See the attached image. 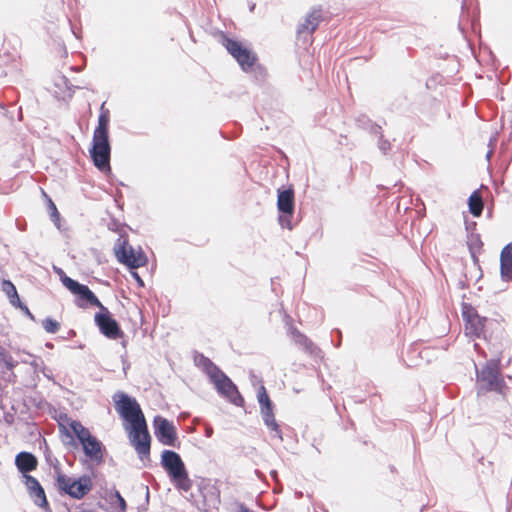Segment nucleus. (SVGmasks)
<instances>
[{
	"label": "nucleus",
	"instance_id": "nucleus-39",
	"mask_svg": "<svg viewBox=\"0 0 512 512\" xmlns=\"http://www.w3.org/2000/svg\"><path fill=\"white\" fill-rule=\"evenodd\" d=\"M212 433H213V430H212L211 427L206 429V436L207 437H210L212 435Z\"/></svg>",
	"mask_w": 512,
	"mask_h": 512
},
{
	"label": "nucleus",
	"instance_id": "nucleus-25",
	"mask_svg": "<svg viewBox=\"0 0 512 512\" xmlns=\"http://www.w3.org/2000/svg\"><path fill=\"white\" fill-rule=\"evenodd\" d=\"M17 365H18V361L14 360L13 357L7 351L5 353V357H4L1 373H4L5 371H10L11 372L10 376L16 377L15 374L13 373V369Z\"/></svg>",
	"mask_w": 512,
	"mask_h": 512
},
{
	"label": "nucleus",
	"instance_id": "nucleus-7",
	"mask_svg": "<svg viewBox=\"0 0 512 512\" xmlns=\"http://www.w3.org/2000/svg\"><path fill=\"white\" fill-rule=\"evenodd\" d=\"M294 208V190L292 188L283 190L278 189L277 209L280 213L278 216V222L282 228H286L288 230L293 229L291 218L294 214Z\"/></svg>",
	"mask_w": 512,
	"mask_h": 512
},
{
	"label": "nucleus",
	"instance_id": "nucleus-27",
	"mask_svg": "<svg viewBox=\"0 0 512 512\" xmlns=\"http://www.w3.org/2000/svg\"><path fill=\"white\" fill-rule=\"evenodd\" d=\"M500 274L504 281H508L512 275V263L500 260Z\"/></svg>",
	"mask_w": 512,
	"mask_h": 512
},
{
	"label": "nucleus",
	"instance_id": "nucleus-40",
	"mask_svg": "<svg viewBox=\"0 0 512 512\" xmlns=\"http://www.w3.org/2000/svg\"><path fill=\"white\" fill-rule=\"evenodd\" d=\"M81 512H92V511H89V510H83V511H81Z\"/></svg>",
	"mask_w": 512,
	"mask_h": 512
},
{
	"label": "nucleus",
	"instance_id": "nucleus-8",
	"mask_svg": "<svg viewBox=\"0 0 512 512\" xmlns=\"http://www.w3.org/2000/svg\"><path fill=\"white\" fill-rule=\"evenodd\" d=\"M210 381L214 384L215 389L222 397L236 406H243V397L239 393L236 385L224 372L219 370L215 375H212Z\"/></svg>",
	"mask_w": 512,
	"mask_h": 512
},
{
	"label": "nucleus",
	"instance_id": "nucleus-6",
	"mask_svg": "<svg viewBox=\"0 0 512 512\" xmlns=\"http://www.w3.org/2000/svg\"><path fill=\"white\" fill-rule=\"evenodd\" d=\"M114 251L118 261L131 269L145 266L147 263V257L141 248L135 250L126 240L118 239Z\"/></svg>",
	"mask_w": 512,
	"mask_h": 512
},
{
	"label": "nucleus",
	"instance_id": "nucleus-17",
	"mask_svg": "<svg viewBox=\"0 0 512 512\" xmlns=\"http://www.w3.org/2000/svg\"><path fill=\"white\" fill-rule=\"evenodd\" d=\"M37 464V458L30 452H20L16 455L15 465L23 476L35 470Z\"/></svg>",
	"mask_w": 512,
	"mask_h": 512
},
{
	"label": "nucleus",
	"instance_id": "nucleus-19",
	"mask_svg": "<svg viewBox=\"0 0 512 512\" xmlns=\"http://www.w3.org/2000/svg\"><path fill=\"white\" fill-rule=\"evenodd\" d=\"M195 365L201 368L209 377L215 375L220 369L206 356L201 353H197L194 357Z\"/></svg>",
	"mask_w": 512,
	"mask_h": 512
},
{
	"label": "nucleus",
	"instance_id": "nucleus-13",
	"mask_svg": "<svg viewBox=\"0 0 512 512\" xmlns=\"http://www.w3.org/2000/svg\"><path fill=\"white\" fill-rule=\"evenodd\" d=\"M24 483L28 490L30 498L33 500L34 504L43 508H48V501L46 498L45 491L43 487L40 485L39 481L30 475H24Z\"/></svg>",
	"mask_w": 512,
	"mask_h": 512
},
{
	"label": "nucleus",
	"instance_id": "nucleus-20",
	"mask_svg": "<svg viewBox=\"0 0 512 512\" xmlns=\"http://www.w3.org/2000/svg\"><path fill=\"white\" fill-rule=\"evenodd\" d=\"M291 334L293 341L297 345L303 347L306 351L312 353L314 349V344L312 343L311 340L308 339L306 335L302 334L299 330L295 328L291 330Z\"/></svg>",
	"mask_w": 512,
	"mask_h": 512
},
{
	"label": "nucleus",
	"instance_id": "nucleus-4",
	"mask_svg": "<svg viewBox=\"0 0 512 512\" xmlns=\"http://www.w3.org/2000/svg\"><path fill=\"white\" fill-rule=\"evenodd\" d=\"M478 394L488 391L502 393L504 381L500 378L498 363L487 362L480 370L476 368Z\"/></svg>",
	"mask_w": 512,
	"mask_h": 512
},
{
	"label": "nucleus",
	"instance_id": "nucleus-32",
	"mask_svg": "<svg viewBox=\"0 0 512 512\" xmlns=\"http://www.w3.org/2000/svg\"><path fill=\"white\" fill-rule=\"evenodd\" d=\"M378 148L384 154H386L391 149V143L388 140L384 139L382 134H380L379 137Z\"/></svg>",
	"mask_w": 512,
	"mask_h": 512
},
{
	"label": "nucleus",
	"instance_id": "nucleus-2",
	"mask_svg": "<svg viewBox=\"0 0 512 512\" xmlns=\"http://www.w3.org/2000/svg\"><path fill=\"white\" fill-rule=\"evenodd\" d=\"M72 432L62 426L61 431L68 441L63 440L66 446L76 448L78 443L81 445L86 460L94 465H100L104 461L105 446L103 443L92 433L88 428L82 425L81 422L73 420L69 424Z\"/></svg>",
	"mask_w": 512,
	"mask_h": 512
},
{
	"label": "nucleus",
	"instance_id": "nucleus-18",
	"mask_svg": "<svg viewBox=\"0 0 512 512\" xmlns=\"http://www.w3.org/2000/svg\"><path fill=\"white\" fill-rule=\"evenodd\" d=\"M260 412L264 421V424L267 426V428L275 433V437H277L279 440H282V432L281 429L276 422L275 415L273 412V405L272 406H265L260 408Z\"/></svg>",
	"mask_w": 512,
	"mask_h": 512
},
{
	"label": "nucleus",
	"instance_id": "nucleus-10",
	"mask_svg": "<svg viewBox=\"0 0 512 512\" xmlns=\"http://www.w3.org/2000/svg\"><path fill=\"white\" fill-rule=\"evenodd\" d=\"M154 434L157 440L166 446H176L177 432L174 424L168 419L157 415L153 419Z\"/></svg>",
	"mask_w": 512,
	"mask_h": 512
},
{
	"label": "nucleus",
	"instance_id": "nucleus-26",
	"mask_svg": "<svg viewBox=\"0 0 512 512\" xmlns=\"http://www.w3.org/2000/svg\"><path fill=\"white\" fill-rule=\"evenodd\" d=\"M257 399H258L260 408L273 405L264 386H260L258 393H257Z\"/></svg>",
	"mask_w": 512,
	"mask_h": 512
},
{
	"label": "nucleus",
	"instance_id": "nucleus-36",
	"mask_svg": "<svg viewBox=\"0 0 512 512\" xmlns=\"http://www.w3.org/2000/svg\"><path fill=\"white\" fill-rule=\"evenodd\" d=\"M16 306L20 307L22 310H24L26 315H28L31 319H34L33 314L29 311V309L26 305H22V303L20 302V304H17Z\"/></svg>",
	"mask_w": 512,
	"mask_h": 512
},
{
	"label": "nucleus",
	"instance_id": "nucleus-1",
	"mask_svg": "<svg viewBox=\"0 0 512 512\" xmlns=\"http://www.w3.org/2000/svg\"><path fill=\"white\" fill-rule=\"evenodd\" d=\"M113 399L117 412L130 423V444L143 463L150 461L151 436L140 405L123 392L115 394Z\"/></svg>",
	"mask_w": 512,
	"mask_h": 512
},
{
	"label": "nucleus",
	"instance_id": "nucleus-11",
	"mask_svg": "<svg viewBox=\"0 0 512 512\" xmlns=\"http://www.w3.org/2000/svg\"><path fill=\"white\" fill-rule=\"evenodd\" d=\"M223 45L244 71L250 69L255 64L256 56L240 42L225 37Z\"/></svg>",
	"mask_w": 512,
	"mask_h": 512
},
{
	"label": "nucleus",
	"instance_id": "nucleus-28",
	"mask_svg": "<svg viewBox=\"0 0 512 512\" xmlns=\"http://www.w3.org/2000/svg\"><path fill=\"white\" fill-rule=\"evenodd\" d=\"M42 326L47 333H52V334L56 333L60 328L59 322H57L56 320H54L52 318H46L45 320H43Z\"/></svg>",
	"mask_w": 512,
	"mask_h": 512
},
{
	"label": "nucleus",
	"instance_id": "nucleus-23",
	"mask_svg": "<svg viewBox=\"0 0 512 512\" xmlns=\"http://www.w3.org/2000/svg\"><path fill=\"white\" fill-rule=\"evenodd\" d=\"M110 121L109 110L104 109V103L101 105V112L98 117V125L95 129H100L102 131H108Z\"/></svg>",
	"mask_w": 512,
	"mask_h": 512
},
{
	"label": "nucleus",
	"instance_id": "nucleus-16",
	"mask_svg": "<svg viewBox=\"0 0 512 512\" xmlns=\"http://www.w3.org/2000/svg\"><path fill=\"white\" fill-rule=\"evenodd\" d=\"M322 19L321 10L313 9L297 27L299 36L307 34L311 35L319 26Z\"/></svg>",
	"mask_w": 512,
	"mask_h": 512
},
{
	"label": "nucleus",
	"instance_id": "nucleus-24",
	"mask_svg": "<svg viewBox=\"0 0 512 512\" xmlns=\"http://www.w3.org/2000/svg\"><path fill=\"white\" fill-rule=\"evenodd\" d=\"M92 145H110L108 131L95 129L93 133Z\"/></svg>",
	"mask_w": 512,
	"mask_h": 512
},
{
	"label": "nucleus",
	"instance_id": "nucleus-21",
	"mask_svg": "<svg viewBox=\"0 0 512 512\" xmlns=\"http://www.w3.org/2000/svg\"><path fill=\"white\" fill-rule=\"evenodd\" d=\"M2 290L6 293L8 296L10 303L13 306H16L17 304H20V298L18 296L16 287L10 280H3L2 282Z\"/></svg>",
	"mask_w": 512,
	"mask_h": 512
},
{
	"label": "nucleus",
	"instance_id": "nucleus-9",
	"mask_svg": "<svg viewBox=\"0 0 512 512\" xmlns=\"http://www.w3.org/2000/svg\"><path fill=\"white\" fill-rule=\"evenodd\" d=\"M97 307L100 308L101 311L95 314L94 320L99 331L108 339L116 340L121 338L123 331L118 322L112 317L109 310L102 304Z\"/></svg>",
	"mask_w": 512,
	"mask_h": 512
},
{
	"label": "nucleus",
	"instance_id": "nucleus-38",
	"mask_svg": "<svg viewBox=\"0 0 512 512\" xmlns=\"http://www.w3.org/2000/svg\"><path fill=\"white\" fill-rule=\"evenodd\" d=\"M372 131L375 133V134H382L381 132V127L378 126V125H375L373 128H372Z\"/></svg>",
	"mask_w": 512,
	"mask_h": 512
},
{
	"label": "nucleus",
	"instance_id": "nucleus-15",
	"mask_svg": "<svg viewBox=\"0 0 512 512\" xmlns=\"http://www.w3.org/2000/svg\"><path fill=\"white\" fill-rule=\"evenodd\" d=\"M463 317L466 320V333L471 336L480 337L484 332L486 318L480 317L473 309L463 311Z\"/></svg>",
	"mask_w": 512,
	"mask_h": 512
},
{
	"label": "nucleus",
	"instance_id": "nucleus-22",
	"mask_svg": "<svg viewBox=\"0 0 512 512\" xmlns=\"http://www.w3.org/2000/svg\"><path fill=\"white\" fill-rule=\"evenodd\" d=\"M469 209L472 215L480 216L483 210V201L477 192H473L469 197Z\"/></svg>",
	"mask_w": 512,
	"mask_h": 512
},
{
	"label": "nucleus",
	"instance_id": "nucleus-37",
	"mask_svg": "<svg viewBox=\"0 0 512 512\" xmlns=\"http://www.w3.org/2000/svg\"><path fill=\"white\" fill-rule=\"evenodd\" d=\"M478 245V244H481V241H480V238L479 236H476L474 239L471 240V243H470V249H472V247L474 245Z\"/></svg>",
	"mask_w": 512,
	"mask_h": 512
},
{
	"label": "nucleus",
	"instance_id": "nucleus-14",
	"mask_svg": "<svg viewBox=\"0 0 512 512\" xmlns=\"http://www.w3.org/2000/svg\"><path fill=\"white\" fill-rule=\"evenodd\" d=\"M110 145H92L90 155L94 165L101 171H110Z\"/></svg>",
	"mask_w": 512,
	"mask_h": 512
},
{
	"label": "nucleus",
	"instance_id": "nucleus-31",
	"mask_svg": "<svg viewBox=\"0 0 512 512\" xmlns=\"http://www.w3.org/2000/svg\"><path fill=\"white\" fill-rule=\"evenodd\" d=\"M20 362H22L24 364H29V365L34 366V367H37V362H36L35 356L30 354V353H27V352H23L21 354Z\"/></svg>",
	"mask_w": 512,
	"mask_h": 512
},
{
	"label": "nucleus",
	"instance_id": "nucleus-35",
	"mask_svg": "<svg viewBox=\"0 0 512 512\" xmlns=\"http://www.w3.org/2000/svg\"><path fill=\"white\" fill-rule=\"evenodd\" d=\"M236 512H253L251 509H249L245 504L239 503L237 505V511Z\"/></svg>",
	"mask_w": 512,
	"mask_h": 512
},
{
	"label": "nucleus",
	"instance_id": "nucleus-3",
	"mask_svg": "<svg viewBox=\"0 0 512 512\" xmlns=\"http://www.w3.org/2000/svg\"><path fill=\"white\" fill-rule=\"evenodd\" d=\"M160 464L176 489L183 492L191 490L193 481L189 478L185 464L177 452L164 450Z\"/></svg>",
	"mask_w": 512,
	"mask_h": 512
},
{
	"label": "nucleus",
	"instance_id": "nucleus-34",
	"mask_svg": "<svg viewBox=\"0 0 512 512\" xmlns=\"http://www.w3.org/2000/svg\"><path fill=\"white\" fill-rule=\"evenodd\" d=\"M131 276L135 279V281L137 282V284L140 287L144 286V282H143L142 278L140 277V275L137 272L131 271Z\"/></svg>",
	"mask_w": 512,
	"mask_h": 512
},
{
	"label": "nucleus",
	"instance_id": "nucleus-12",
	"mask_svg": "<svg viewBox=\"0 0 512 512\" xmlns=\"http://www.w3.org/2000/svg\"><path fill=\"white\" fill-rule=\"evenodd\" d=\"M62 284L77 295L81 300L87 302L91 306H101V302L88 286L68 277L61 269L58 270Z\"/></svg>",
	"mask_w": 512,
	"mask_h": 512
},
{
	"label": "nucleus",
	"instance_id": "nucleus-29",
	"mask_svg": "<svg viewBox=\"0 0 512 512\" xmlns=\"http://www.w3.org/2000/svg\"><path fill=\"white\" fill-rule=\"evenodd\" d=\"M48 209L50 212L51 220L56 225V227L59 229L60 228V224H59L60 214L57 210L56 205L54 204V202L51 199L48 200Z\"/></svg>",
	"mask_w": 512,
	"mask_h": 512
},
{
	"label": "nucleus",
	"instance_id": "nucleus-33",
	"mask_svg": "<svg viewBox=\"0 0 512 512\" xmlns=\"http://www.w3.org/2000/svg\"><path fill=\"white\" fill-rule=\"evenodd\" d=\"M112 495L116 498L121 512H125L127 509V504L125 499L121 496L120 492L115 490Z\"/></svg>",
	"mask_w": 512,
	"mask_h": 512
},
{
	"label": "nucleus",
	"instance_id": "nucleus-5",
	"mask_svg": "<svg viewBox=\"0 0 512 512\" xmlns=\"http://www.w3.org/2000/svg\"><path fill=\"white\" fill-rule=\"evenodd\" d=\"M57 488L68 494L70 497L80 500L92 489V480L89 476L83 475L78 479H73L65 474L58 473L56 478Z\"/></svg>",
	"mask_w": 512,
	"mask_h": 512
},
{
	"label": "nucleus",
	"instance_id": "nucleus-30",
	"mask_svg": "<svg viewBox=\"0 0 512 512\" xmlns=\"http://www.w3.org/2000/svg\"><path fill=\"white\" fill-rule=\"evenodd\" d=\"M500 260L512 263V242L502 249Z\"/></svg>",
	"mask_w": 512,
	"mask_h": 512
}]
</instances>
